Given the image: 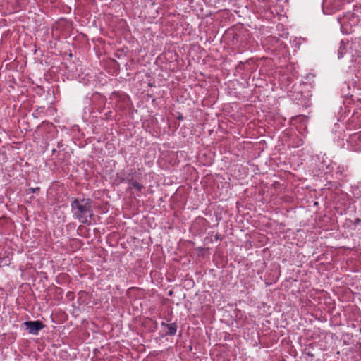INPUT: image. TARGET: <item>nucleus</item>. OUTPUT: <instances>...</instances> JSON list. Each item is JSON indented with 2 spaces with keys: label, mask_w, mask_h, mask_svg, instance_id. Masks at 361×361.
I'll list each match as a JSON object with an SVG mask.
<instances>
[{
  "label": "nucleus",
  "mask_w": 361,
  "mask_h": 361,
  "mask_svg": "<svg viewBox=\"0 0 361 361\" xmlns=\"http://www.w3.org/2000/svg\"><path fill=\"white\" fill-rule=\"evenodd\" d=\"M361 48V44L358 41L342 40L338 50V57L343 58L348 54L351 57L352 62H356L357 58L360 57L359 49Z\"/></svg>",
  "instance_id": "2"
},
{
  "label": "nucleus",
  "mask_w": 361,
  "mask_h": 361,
  "mask_svg": "<svg viewBox=\"0 0 361 361\" xmlns=\"http://www.w3.org/2000/svg\"><path fill=\"white\" fill-rule=\"evenodd\" d=\"M308 355H310L311 357H313V355L311 353H308Z\"/></svg>",
  "instance_id": "16"
},
{
  "label": "nucleus",
  "mask_w": 361,
  "mask_h": 361,
  "mask_svg": "<svg viewBox=\"0 0 361 361\" xmlns=\"http://www.w3.org/2000/svg\"><path fill=\"white\" fill-rule=\"evenodd\" d=\"M308 355H310L311 357H313V355L311 353H308Z\"/></svg>",
  "instance_id": "18"
},
{
  "label": "nucleus",
  "mask_w": 361,
  "mask_h": 361,
  "mask_svg": "<svg viewBox=\"0 0 361 361\" xmlns=\"http://www.w3.org/2000/svg\"><path fill=\"white\" fill-rule=\"evenodd\" d=\"M23 325L28 331L29 334L32 335H37L39 331L45 327V325L39 320L26 321L23 323Z\"/></svg>",
  "instance_id": "4"
},
{
  "label": "nucleus",
  "mask_w": 361,
  "mask_h": 361,
  "mask_svg": "<svg viewBox=\"0 0 361 361\" xmlns=\"http://www.w3.org/2000/svg\"><path fill=\"white\" fill-rule=\"evenodd\" d=\"M177 118L178 120H183L184 118H183V116L180 114L179 116L177 117Z\"/></svg>",
  "instance_id": "14"
},
{
  "label": "nucleus",
  "mask_w": 361,
  "mask_h": 361,
  "mask_svg": "<svg viewBox=\"0 0 361 361\" xmlns=\"http://www.w3.org/2000/svg\"><path fill=\"white\" fill-rule=\"evenodd\" d=\"M92 200L90 198H74L71 202V212L75 219L81 223L89 224L87 217L94 216L92 209Z\"/></svg>",
  "instance_id": "1"
},
{
  "label": "nucleus",
  "mask_w": 361,
  "mask_h": 361,
  "mask_svg": "<svg viewBox=\"0 0 361 361\" xmlns=\"http://www.w3.org/2000/svg\"><path fill=\"white\" fill-rule=\"evenodd\" d=\"M112 99L116 100L118 102V104H116V108L120 110L125 109L124 105L128 104L130 99L128 95L118 92H114L112 94Z\"/></svg>",
  "instance_id": "5"
},
{
  "label": "nucleus",
  "mask_w": 361,
  "mask_h": 361,
  "mask_svg": "<svg viewBox=\"0 0 361 361\" xmlns=\"http://www.w3.org/2000/svg\"><path fill=\"white\" fill-rule=\"evenodd\" d=\"M214 238L216 240H221V235L219 234V233H216L215 235H214Z\"/></svg>",
  "instance_id": "13"
},
{
  "label": "nucleus",
  "mask_w": 361,
  "mask_h": 361,
  "mask_svg": "<svg viewBox=\"0 0 361 361\" xmlns=\"http://www.w3.org/2000/svg\"><path fill=\"white\" fill-rule=\"evenodd\" d=\"M161 326L167 328L168 331L165 333V336H174L176 334L178 326L176 323L166 324L161 322Z\"/></svg>",
  "instance_id": "7"
},
{
  "label": "nucleus",
  "mask_w": 361,
  "mask_h": 361,
  "mask_svg": "<svg viewBox=\"0 0 361 361\" xmlns=\"http://www.w3.org/2000/svg\"><path fill=\"white\" fill-rule=\"evenodd\" d=\"M331 2H334L335 4H338L339 2V0H324V5L325 6H329V4L331 3Z\"/></svg>",
  "instance_id": "10"
},
{
  "label": "nucleus",
  "mask_w": 361,
  "mask_h": 361,
  "mask_svg": "<svg viewBox=\"0 0 361 361\" xmlns=\"http://www.w3.org/2000/svg\"><path fill=\"white\" fill-rule=\"evenodd\" d=\"M39 190H40V188L39 187L30 188L27 190V194L35 193V192H39Z\"/></svg>",
  "instance_id": "9"
},
{
  "label": "nucleus",
  "mask_w": 361,
  "mask_h": 361,
  "mask_svg": "<svg viewBox=\"0 0 361 361\" xmlns=\"http://www.w3.org/2000/svg\"><path fill=\"white\" fill-rule=\"evenodd\" d=\"M136 175L137 172L135 169H130L126 175L123 173V175L119 177V181L120 183H131L135 180L134 178L136 177Z\"/></svg>",
  "instance_id": "6"
},
{
  "label": "nucleus",
  "mask_w": 361,
  "mask_h": 361,
  "mask_svg": "<svg viewBox=\"0 0 361 361\" xmlns=\"http://www.w3.org/2000/svg\"><path fill=\"white\" fill-rule=\"evenodd\" d=\"M359 23L360 18L355 13H348L343 16L341 24V26L346 30V32H348V28L350 30L353 27L358 25Z\"/></svg>",
  "instance_id": "3"
},
{
  "label": "nucleus",
  "mask_w": 361,
  "mask_h": 361,
  "mask_svg": "<svg viewBox=\"0 0 361 361\" xmlns=\"http://www.w3.org/2000/svg\"><path fill=\"white\" fill-rule=\"evenodd\" d=\"M308 355H310L311 357H313V355L311 353H308Z\"/></svg>",
  "instance_id": "17"
},
{
  "label": "nucleus",
  "mask_w": 361,
  "mask_h": 361,
  "mask_svg": "<svg viewBox=\"0 0 361 361\" xmlns=\"http://www.w3.org/2000/svg\"><path fill=\"white\" fill-rule=\"evenodd\" d=\"M361 138V135L360 134H355L352 137V140H360Z\"/></svg>",
  "instance_id": "11"
},
{
  "label": "nucleus",
  "mask_w": 361,
  "mask_h": 361,
  "mask_svg": "<svg viewBox=\"0 0 361 361\" xmlns=\"http://www.w3.org/2000/svg\"><path fill=\"white\" fill-rule=\"evenodd\" d=\"M128 186L126 188V191L133 194V189L136 190L139 192H142V189L144 188V186L142 184L140 183L137 180H134L131 183H128Z\"/></svg>",
  "instance_id": "8"
},
{
  "label": "nucleus",
  "mask_w": 361,
  "mask_h": 361,
  "mask_svg": "<svg viewBox=\"0 0 361 361\" xmlns=\"http://www.w3.org/2000/svg\"><path fill=\"white\" fill-rule=\"evenodd\" d=\"M361 222V219L360 218H356L354 219V221H353V225H357L359 224Z\"/></svg>",
  "instance_id": "12"
},
{
  "label": "nucleus",
  "mask_w": 361,
  "mask_h": 361,
  "mask_svg": "<svg viewBox=\"0 0 361 361\" xmlns=\"http://www.w3.org/2000/svg\"><path fill=\"white\" fill-rule=\"evenodd\" d=\"M56 149H52V154H54L56 152Z\"/></svg>",
  "instance_id": "15"
}]
</instances>
